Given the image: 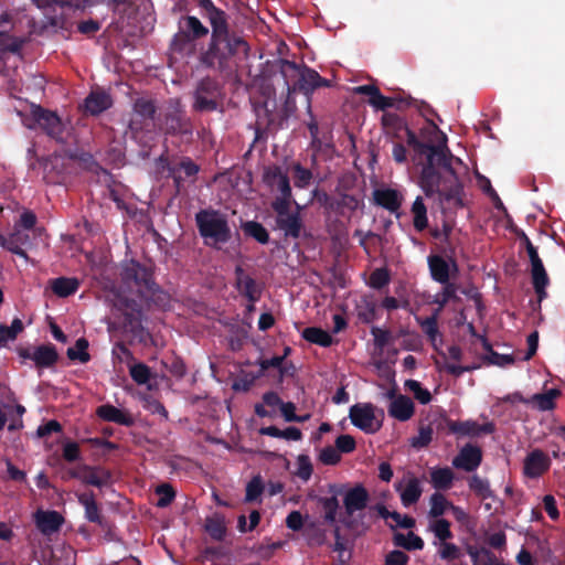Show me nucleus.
<instances>
[{
    "mask_svg": "<svg viewBox=\"0 0 565 565\" xmlns=\"http://www.w3.org/2000/svg\"><path fill=\"white\" fill-rule=\"evenodd\" d=\"M156 493L159 495V499L156 503L158 508L169 507L175 498V491L173 487L169 483L159 484L156 488Z\"/></svg>",
    "mask_w": 565,
    "mask_h": 565,
    "instance_id": "nucleus-51",
    "label": "nucleus"
},
{
    "mask_svg": "<svg viewBox=\"0 0 565 565\" xmlns=\"http://www.w3.org/2000/svg\"><path fill=\"white\" fill-rule=\"evenodd\" d=\"M438 555L446 562H454L462 556V552L459 546L448 541L439 542Z\"/></svg>",
    "mask_w": 565,
    "mask_h": 565,
    "instance_id": "nucleus-50",
    "label": "nucleus"
},
{
    "mask_svg": "<svg viewBox=\"0 0 565 565\" xmlns=\"http://www.w3.org/2000/svg\"><path fill=\"white\" fill-rule=\"evenodd\" d=\"M23 330L24 324L19 318H14L10 326L0 323V348H4L9 342L17 340Z\"/></svg>",
    "mask_w": 565,
    "mask_h": 565,
    "instance_id": "nucleus-38",
    "label": "nucleus"
},
{
    "mask_svg": "<svg viewBox=\"0 0 565 565\" xmlns=\"http://www.w3.org/2000/svg\"><path fill=\"white\" fill-rule=\"evenodd\" d=\"M374 203L391 213H397L402 206L403 196L394 189H376L373 192Z\"/></svg>",
    "mask_w": 565,
    "mask_h": 565,
    "instance_id": "nucleus-23",
    "label": "nucleus"
},
{
    "mask_svg": "<svg viewBox=\"0 0 565 565\" xmlns=\"http://www.w3.org/2000/svg\"><path fill=\"white\" fill-rule=\"evenodd\" d=\"M223 87L213 77L200 79L193 93L192 109L198 113L216 111L222 105Z\"/></svg>",
    "mask_w": 565,
    "mask_h": 565,
    "instance_id": "nucleus-7",
    "label": "nucleus"
},
{
    "mask_svg": "<svg viewBox=\"0 0 565 565\" xmlns=\"http://www.w3.org/2000/svg\"><path fill=\"white\" fill-rule=\"evenodd\" d=\"M78 503L84 508L85 519L90 522L99 525L102 529H106L108 526V522L102 514V509L96 501L95 493L93 491H86L76 493Z\"/></svg>",
    "mask_w": 565,
    "mask_h": 565,
    "instance_id": "nucleus-19",
    "label": "nucleus"
},
{
    "mask_svg": "<svg viewBox=\"0 0 565 565\" xmlns=\"http://www.w3.org/2000/svg\"><path fill=\"white\" fill-rule=\"evenodd\" d=\"M375 406L371 403H356L350 407L351 423L366 434H374L382 427V420L375 416Z\"/></svg>",
    "mask_w": 565,
    "mask_h": 565,
    "instance_id": "nucleus-12",
    "label": "nucleus"
},
{
    "mask_svg": "<svg viewBox=\"0 0 565 565\" xmlns=\"http://www.w3.org/2000/svg\"><path fill=\"white\" fill-rule=\"evenodd\" d=\"M158 128L168 136H179L190 140L193 124L179 100L171 102L158 119Z\"/></svg>",
    "mask_w": 565,
    "mask_h": 565,
    "instance_id": "nucleus-5",
    "label": "nucleus"
},
{
    "mask_svg": "<svg viewBox=\"0 0 565 565\" xmlns=\"http://www.w3.org/2000/svg\"><path fill=\"white\" fill-rule=\"evenodd\" d=\"M447 428L448 434L456 435L458 437L469 436L476 437L481 434H492L495 430L493 423L478 424L476 420H454L448 417H444L443 423H439L437 429Z\"/></svg>",
    "mask_w": 565,
    "mask_h": 565,
    "instance_id": "nucleus-13",
    "label": "nucleus"
},
{
    "mask_svg": "<svg viewBox=\"0 0 565 565\" xmlns=\"http://www.w3.org/2000/svg\"><path fill=\"white\" fill-rule=\"evenodd\" d=\"M450 522L447 519H436L429 523V531H431L439 542H446L454 537L450 530Z\"/></svg>",
    "mask_w": 565,
    "mask_h": 565,
    "instance_id": "nucleus-45",
    "label": "nucleus"
},
{
    "mask_svg": "<svg viewBox=\"0 0 565 565\" xmlns=\"http://www.w3.org/2000/svg\"><path fill=\"white\" fill-rule=\"evenodd\" d=\"M356 447L355 439L351 435H340L335 439V448L341 454H350Z\"/></svg>",
    "mask_w": 565,
    "mask_h": 565,
    "instance_id": "nucleus-61",
    "label": "nucleus"
},
{
    "mask_svg": "<svg viewBox=\"0 0 565 565\" xmlns=\"http://www.w3.org/2000/svg\"><path fill=\"white\" fill-rule=\"evenodd\" d=\"M301 337L313 344H318L322 348H329L333 343V339L330 333L318 327H308L305 328Z\"/></svg>",
    "mask_w": 565,
    "mask_h": 565,
    "instance_id": "nucleus-37",
    "label": "nucleus"
},
{
    "mask_svg": "<svg viewBox=\"0 0 565 565\" xmlns=\"http://www.w3.org/2000/svg\"><path fill=\"white\" fill-rule=\"evenodd\" d=\"M23 41L8 32L0 31V50L1 52L19 53L22 49Z\"/></svg>",
    "mask_w": 565,
    "mask_h": 565,
    "instance_id": "nucleus-49",
    "label": "nucleus"
},
{
    "mask_svg": "<svg viewBox=\"0 0 565 565\" xmlns=\"http://www.w3.org/2000/svg\"><path fill=\"white\" fill-rule=\"evenodd\" d=\"M286 85H287V92H288L287 99L284 105V108L281 109V111L279 114L274 113V108L269 107L268 102L264 103V105L260 108H256L257 127L255 129V140L254 141H257L259 138H262V136L264 134V131L260 128L262 122H266L267 126H269L273 122H284L294 113L295 103L291 99L290 95H291V92L295 89L294 88L291 89L289 82H286Z\"/></svg>",
    "mask_w": 565,
    "mask_h": 565,
    "instance_id": "nucleus-11",
    "label": "nucleus"
},
{
    "mask_svg": "<svg viewBox=\"0 0 565 565\" xmlns=\"http://www.w3.org/2000/svg\"><path fill=\"white\" fill-rule=\"evenodd\" d=\"M298 469L296 475L303 481H308L311 478L313 467L310 458L307 455H300L297 459Z\"/></svg>",
    "mask_w": 565,
    "mask_h": 565,
    "instance_id": "nucleus-59",
    "label": "nucleus"
},
{
    "mask_svg": "<svg viewBox=\"0 0 565 565\" xmlns=\"http://www.w3.org/2000/svg\"><path fill=\"white\" fill-rule=\"evenodd\" d=\"M393 544L396 547H402L406 551H420L424 548L423 539L414 532H408L406 535L401 532H396L393 535Z\"/></svg>",
    "mask_w": 565,
    "mask_h": 565,
    "instance_id": "nucleus-36",
    "label": "nucleus"
},
{
    "mask_svg": "<svg viewBox=\"0 0 565 565\" xmlns=\"http://www.w3.org/2000/svg\"><path fill=\"white\" fill-rule=\"evenodd\" d=\"M129 374L131 379L139 385H143L151 379V370L145 363H137L130 366Z\"/></svg>",
    "mask_w": 565,
    "mask_h": 565,
    "instance_id": "nucleus-52",
    "label": "nucleus"
},
{
    "mask_svg": "<svg viewBox=\"0 0 565 565\" xmlns=\"http://www.w3.org/2000/svg\"><path fill=\"white\" fill-rule=\"evenodd\" d=\"M236 288L250 303H255L260 299L262 288L256 280L249 275L245 274L241 266L235 268Z\"/></svg>",
    "mask_w": 565,
    "mask_h": 565,
    "instance_id": "nucleus-20",
    "label": "nucleus"
},
{
    "mask_svg": "<svg viewBox=\"0 0 565 565\" xmlns=\"http://www.w3.org/2000/svg\"><path fill=\"white\" fill-rule=\"evenodd\" d=\"M371 334L373 335L374 347L379 350H383L392 339L388 330H383L379 327H372Z\"/></svg>",
    "mask_w": 565,
    "mask_h": 565,
    "instance_id": "nucleus-60",
    "label": "nucleus"
},
{
    "mask_svg": "<svg viewBox=\"0 0 565 565\" xmlns=\"http://www.w3.org/2000/svg\"><path fill=\"white\" fill-rule=\"evenodd\" d=\"M249 45L243 36L231 31L228 21L212 26L207 49L201 53L200 63L218 73L232 72L237 61L246 58Z\"/></svg>",
    "mask_w": 565,
    "mask_h": 565,
    "instance_id": "nucleus-3",
    "label": "nucleus"
},
{
    "mask_svg": "<svg viewBox=\"0 0 565 565\" xmlns=\"http://www.w3.org/2000/svg\"><path fill=\"white\" fill-rule=\"evenodd\" d=\"M381 124L385 132L395 139H402L405 132L406 141L417 154L426 157L419 177L420 186L427 198L437 195L443 210L465 207V188L454 163L462 164L446 145H433L420 141L411 130L406 121L394 113H384Z\"/></svg>",
    "mask_w": 565,
    "mask_h": 565,
    "instance_id": "nucleus-1",
    "label": "nucleus"
},
{
    "mask_svg": "<svg viewBox=\"0 0 565 565\" xmlns=\"http://www.w3.org/2000/svg\"><path fill=\"white\" fill-rule=\"evenodd\" d=\"M482 462V450L480 447L467 444L452 459V466L467 472L475 471Z\"/></svg>",
    "mask_w": 565,
    "mask_h": 565,
    "instance_id": "nucleus-18",
    "label": "nucleus"
},
{
    "mask_svg": "<svg viewBox=\"0 0 565 565\" xmlns=\"http://www.w3.org/2000/svg\"><path fill=\"white\" fill-rule=\"evenodd\" d=\"M443 290L439 294L434 296L431 303L437 305V309L434 311L436 315H439L446 305L450 301L458 302L460 301V297L457 295L458 285L455 282L441 284Z\"/></svg>",
    "mask_w": 565,
    "mask_h": 565,
    "instance_id": "nucleus-31",
    "label": "nucleus"
},
{
    "mask_svg": "<svg viewBox=\"0 0 565 565\" xmlns=\"http://www.w3.org/2000/svg\"><path fill=\"white\" fill-rule=\"evenodd\" d=\"M280 73L282 74L286 82L289 77L298 76V81L294 85L299 90L309 94L319 87H330L331 82L319 75L317 71L306 65L300 67L297 63L288 60H280Z\"/></svg>",
    "mask_w": 565,
    "mask_h": 565,
    "instance_id": "nucleus-6",
    "label": "nucleus"
},
{
    "mask_svg": "<svg viewBox=\"0 0 565 565\" xmlns=\"http://www.w3.org/2000/svg\"><path fill=\"white\" fill-rule=\"evenodd\" d=\"M433 431L434 430L430 425L420 426L418 429V436L412 438L411 445L417 449L427 447L431 441Z\"/></svg>",
    "mask_w": 565,
    "mask_h": 565,
    "instance_id": "nucleus-55",
    "label": "nucleus"
},
{
    "mask_svg": "<svg viewBox=\"0 0 565 565\" xmlns=\"http://www.w3.org/2000/svg\"><path fill=\"white\" fill-rule=\"evenodd\" d=\"M157 106L152 99L139 97L134 102L132 114L128 124V132L135 140H140L143 132H150Z\"/></svg>",
    "mask_w": 565,
    "mask_h": 565,
    "instance_id": "nucleus-9",
    "label": "nucleus"
},
{
    "mask_svg": "<svg viewBox=\"0 0 565 565\" xmlns=\"http://www.w3.org/2000/svg\"><path fill=\"white\" fill-rule=\"evenodd\" d=\"M413 213V225L417 232H423L428 226V217H427V207L424 204V201L420 196H417L413 202L412 209Z\"/></svg>",
    "mask_w": 565,
    "mask_h": 565,
    "instance_id": "nucleus-41",
    "label": "nucleus"
},
{
    "mask_svg": "<svg viewBox=\"0 0 565 565\" xmlns=\"http://www.w3.org/2000/svg\"><path fill=\"white\" fill-rule=\"evenodd\" d=\"M358 317L363 323H371L377 318V306L374 301L365 300L358 308Z\"/></svg>",
    "mask_w": 565,
    "mask_h": 565,
    "instance_id": "nucleus-53",
    "label": "nucleus"
},
{
    "mask_svg": "<svg viewBox=\"0 0 565 565\" xmlns=\"http://www.w3.org/2000/svg\"><path fill=\"white\" fill-rule=\"evenodd\" d=\"M415 412V405L411 397L398 395L388 406V415L397 420H408Z\"/></svg>",
    "mask_w": 565,
    "mask_h": 565,
    "instance_id": "nucleus-26",
    "label": "nucleus"
},
{
    "mask_svg": "<svg viewBox=\"0 0 565 565\" xmlns=\"http://www.w3.org/2000/svg\"><path fill=\"white\" fill-rule=\"evenodd\" d=\"M468 486L470 491H472L478 498L482 500L494 498V492L490 487L489 480L486 478H481L478 475H472L468 479Z\"/></svg>",
    "mask_w": 565,
    "mask_h": 565,
    "instance_id": "nucleus-39",
    "label": "nucleus"
},
{
    "mask_svg": "<svg viewBox=\"0 0 565 565\" xmlns=\"http://www.w3.org/2000/svg\"><path fill=\"white\" fill-rule=\"evenodd\" d=\"M334 203L332 213L344 216L347 211L351 213L356 211L361 204V200L352 194L339 193V196L334 199Z\"/></svg>",
    "mask_w": 565,
    "mask_h": 565,
    "instance_id": "nucleus-34",
    "label": "nucleus"
},
{
    "mask_svg": "<svg viewBox=\"0 0 565 565\" xmlns=\"http://www.w3.org/2000/svg\"><path fill=\"white\" fill-rule=\"evenodd\" d=\"M84 484L103 488L110 483L111 473L102 467H92L83 465V476L81 480Z\"/></svg>",
    "mask_w": 565,
    "mask_h": 565,
    "instance_id": "nucleus-25",
    "label": "nucleus"
},
{
    "mask_svg": "<svg viewBox=\"0 0 565 565\" xmlns=\"http://www.w3.org/2000/svg\"><path fill=\"white\" fill-rule=\"evenodd\" d=\"M427 263L431 279L439 284L451 282L450 277L458 273L457 262L452 257L446 260L440 255H429Z\"/></svg>",
    "mask_w": 565,
    "mask_h": 565,
    "instance_id": "nucleus-15",
    "label": "nucleus"
},
{
    "mask_svg": "<svg viewBox=\"0 0 565 565\" xmlns=\"http://www.w3.org/2000/svg\"><path fill=\"white\" fill-rule=\"evenodd\" d=\"M121 281L125 287L136 291L139 300L118 295L115 300V307L122 312L127 324L132 326L140 320L142 312V302L164 301L166 294L153 279V270L150 266L143 265L131 259L126 263L120 273Z\"/></svg>",
    "mask_w": 565,
    "mask_h": 565,
    "instance_id": "nucleus-2",
    "label": "nucleus"
},
{
    "mask_svg": "<svg viewBox=\"0 0 565 565\" xmlns=\"http://www.w3.org/2000/svg\"><path fill=\"white\" fill-rule=\"evenodd\" d=\"M23 122L29 129H35L39 126L50 138L57 142H65V125L55 111L33 104L30 118L24 119Z\"/></svg>",
    "mask_w": 565,
    "mask_h": 565,
    "instance_id": "nucleus-8",
    "label": "nucleus"
},
{
    "mask_svg": "<svg viewBox=\"0 0 565 565\" xmlns=\"http://www.w3.org/2000/svg\"><path fill=\"white\" fill-rule=\"evenodd\" d=\"M292 170L295 186L300 189L308 186L312 179L311 171L303 168L300 163L294 164Z\"/></svg>",
    "mask_w": 565,
    "mask_h": 565,
    "instance_id": "nucleus-54",
    "label": "nucleus"
},
{
    "mask_svg": "<svg viewBox=\"0 0 565 565\" xmlns=\"http://www.w3.org/2000/svg\"><path fill=\"white\" fill-rule=\"evenodd\" d=\"M394 488L399 493L401 502L405 508L417 503L423 493L420 481L416 477H411L405 487L403 481H399L394 484Z\"/></svg>",
    "mask_w": 565,
    "mask_h": 565,
    "instance_id": "nucleus-22",
    "label": "nucleus"
},
{
    "mask_svg": "<svg viewBox=\"0 0 565 565\" xmlns=\"http://www.w3.org/2000/svg\"><path fill=\"white\" fill-rule=\"evenodd\" d=\"M280 412L286 422L303 423L309 418V415L299 416L296 414V405L292 402H282Z\"/></svg>",
    "mask_w": 565,
    "mask_h": 565,
    "instance_id": "nucleus-58",
    "label": "nucleus"
},
{
    "mask_svg": "<svg viewBox=\"0 0 565 565\" xmlns=\"http://www.w3.org/2000/svg\"><path fill=\"white\" fill-rule=\"evenodd\" d=\"M390 282V273L386 268H376L370 275L369 285L374 289H382Z\"/></svg>",
    "mask_w": 565,
    "mask_h": 565,
    "instance_id": "nucleus-57",
    "label": "nucleus"
},
{
    "mask_svg": "<svg viewBox=\"0 0 565 565\" xmlns=\"http://www.w3.org/2000/svg\"><path fill=\"white\" fill-rule=\"evenodd\" d=\"M245 235L253 237L260 244L269 243V233L263 224L256 221H247L242 225Z\"/></svg>",
    "mask_w": 565,
    "mask_h": 565,
    "instance_id": "nucleus-43",
    "label": "nucleus"
},
{
    "mask_svg": "<svg viewBox=\"0 0 565 565\" xmlns=\"http://www.w3.org/2000/svg\"><path fill=\"white\" fill-rule=\"evenodd\" d=\"M466 551L471 558L472 565H482L483 562H490L491 558H494V553L487 547L468 545Z\"/></svg>",
    "mask_w": 565,
    "mask_h": 565,
    "instance_id": "nucleus-48",
    "label": "nucleus"
},
{
    "mask_svg": "<svg viewBox=\"0 0 565 565\" xmlns=\"http://www.w3.org/2000/svg\"><path fill=\"white\" fill-rule=\"evenodd\" d=\"M559 395V390L551 388L545 393L533 395L532 401L540 411H552L555 407V398Z\"/></svg>",
    "mask_w": 565,
    "mask_h": 565,
    "instance_id": "nucleus-44",
    "label": "nucleus"
},
{
    "mask_svg": "<svg viewBox=\"0 0 565 565\" xmlns=\"http://www.w3.org/2000/svg\"><path fill=\"white\" fill-rule=\"evenodd\" d=\"M551 467L550 457L541 449L532 450L524 459L523 473L530 479H537Z\"/></svg>",
    "mask_w": 565,
    "mask_h": 565,
    "instance_id": "nucleus-17",
    "label": "nucleus"
},
{
    "mask_svg": "<svg viewBox=\"0 0 565 565\" xmlns=\"http://www.w3.org/2000/svg\"><path fill=\"white\" fill-rule=\"evenodd\" d=\"M185 31L178 33L173 39V46L182 50L190 41L200 40L209 34V29L194 15H186L183 19Z\"/></svg>",
    "mask_w": 565,
    "mask_h": 565,
    "instance_id": "nucleus-16",
    "label": "nucleus"
},
{
    "mask_svg": "<svg viewBox=\"0 0 565 565\" xmlns=\"http://www.w3.org/2000/svg\"><path fill=\"white\" fill-rule=\"evenodd\" d=\"M329 488H330V491L333 492V495L329 497V498L320 497L318 499V503L322 507V509L324 511V515H323L324 522L329 523V524H333L337 521V513H338V509H339V500H338L337 494H339L340 492L337 491L335 484H330Z\"/></svg>",
    "mask_w": 565,
    "mask_h": 565,
    "instance_id": "nucleus-30",
    "label": "nucleus"
},
{
    "mask_svg": "<svg viewBox=\"0 0 565 565\" xmlns=\"http://www.w3.org/2000/svg\"><path fill=\"white\" fill-rule=\"evenodd\" d=\"M113 100L109 94L104 90L92 92L84 102L85 110L93 115H99L110 108Z\"/></svg>",
    "mask_w": 565,
    "mask_h": 565,
    "instance_id": "nucleus-27",
    "label": "nucleus"
},
{
    "mask_svg": "<svg viewBox=\"0 0 565 565\" xmlns=\"http://www.w3.org/2000/svg\"><path fill=\"white\" fill-rule=\"evenodd\" d=\"M51 288L56 296L66 298L78 290L79 281L77 278L58 277L52 280Z\"/></svg>",
    "mask_w": 565,
    "mask_h": 565,
    "instance_id": "nucleus-35",
    "label": "nucleus"
},
{
    "mask_svg": "<svg viewBox=\"0 0 565 565\" xmlns=\"http://www.w3.org/2000/svg\"><path fill=\"white\" fill-rule=\"evenodd\" d=\"M369 499V492L362 484H356L348 490L343 498L347 515L352 516L354 512L364 510Z\"/></svg>",
    "mask_w": 565,
    "mask_h": 565,
    "instance_id": "nucleus-21",
    "label": "nucleus"
},
{
    "mask_svg": "<svg viewBox=\"0 0 565 565\" xmlns=\"http://www.w3.org/2000/svg\"><path fill=\"white\" fill-rule=\"evenodd\" d=\"M451 503L439 492H435L430 497V510L429 516L436 519H441L440 516L445 514L448 507Z\"/></svg>",
    "mask_w": 565,
    "mask_h": 565,
    "instance_id": "nucleus-47",
    "label": "nucleus"
},
{
    "mask_svg": "<svg viewBox=\"0 0 565 565\" xmlns=\"http://www.w3.org/2000/svg\"><path fill=\"white\" fill-rule=\"evenodd\" d=\"M412 98H393L384 96L381 90L373 96V98H369L367 103L377 110H386L387 108L396 107L397 109H402L403 107H407L411 105Z\"/></svg>",
    "mask_w": 565,
    "mask_h": 565,
    "instance_id": "nucleus-32",
    "label": "nucleus"
},
{
    "mask_svg": "<svg viewBox=\"0 0 565 565\" xmlns=\"http://www.w3.org/2000/svg\"><path fill=\"white\" fill-rule=\"evenodd\" d=\"M264 491V484L259 476L254 477L246 486L245 501L253 502L257 500Z\"/></svg>",
    "mask_w": 565,
    "mask_h": 565,
    "instance_id": "nucleus-56",
    "label": "nucleus"
},
{
    "mask_svg": "<svg viewBox=\"0 0 565 565\" xmlns=\"http://www.w3.org/2000/svg\"><path fill=\"white\" fill-rule=\"evenodd\" d=\"M195 223L205 244L221 248L232 238V231L227 216L214 209H203L195 214Z\"/></svg>",
    "mask_w": 565,
    "mask_h": 565,
    "instance_id": "nucleus-4",
    "label": "nucleus"
},
{
    "mask_svg": "<svg viewBox=\"0 0 565 565\" xmlns=\"http://www.w3.org/2000/svg\"><path fill=\"white\" fill-rule=\"evenodd\" d=\"M431 483L437 490H448L452 486L455 475L448 467L436 468L430 472Z\"/></svg>",
    "mask_w": 565,
    "mask_h": 565,
    "instance_id": "nucleus-40",
    "label": "nucleus"
},
{
    "mask_svg": "<svg viewBox=\"0 0 565 565\" xmlns=\"http://www.w3.org/2000/svg\"><path fill=\"white\" fill-rule=\"evenodd\" d=\"M291 201L275 199L271 202V209L276 213V226L284 232L285 237L299 238L303 223L299 211H290Z\"/></svg>",
    "mask_w": 565,
    "mask_h": 565,
    "instance_id": "nucleus-10",
    "label": "nucleus"
},
{
    "mask_svg": "<svg viewBox=\"0 0 565 565\" xmlns=\"http://www.w3.org/2000/svg\"><path fill=\"white\" fill-rule=\"evenodd\" d=\"M205 531L215 541H223L226 535V525L224 518L221 515H213L205 520Z\"/></svg>",
    "mask_w": 565,
    "mask_h": 565,
    "instance_id": "nucleus-42",
    "label": "nucleus"
},
{
    "mask_svg": "<svg viewBox=\"0 0 565 565\" xmlns=\"http://www.w3.org/2000/svg\"><path fill=\"white\" fill-rule=\"evenodd\" d=\"M198 7L204 11L211 28L228 21L227 13L217 8L212 0H196Z\"/></svg>",
    "mask_w": 565,
    "mask_h": 565,
    "instance_id": "nucleus-33",
    "label": "nucleus"
},
{
    "mask_svg": "<svg viewBox=\"0 0 565 565\" xmlns=\"http://www.w3.org/2000/svg\"><path fill=\"white\" fill-rule=\"evenodd\" d=\"M409 556L401 551L393 550L385 555L384 565H407Z\"/></svg>",
    "mask_w": 565,
    "mask_h": 565,
    "instance_id": "nucleus-62",
    "label": "nucleus"
},
{
    "mask_svg": "<svg viewBox=\"0 0 565 565\" xmlns=\"http://www.w3.org/2000/svg\"><path fill=\"white\" fill-rule=\"evenodd\" d=\"M439 315H436L434 312L430 317L426 318L424 321L420 322V326L424 330V332L428 335L430 340H435L438 334V323L437 318Z\"/></svg>",
    "mask_w": 565,
    "mask_h": 565,
    "instance_id": "nucleus-64",
    "label": "nucleus"
},
{
    "mask_svg": "<svg viewBox=\"0 0 565 565\" xmlns=\"http://www.w3.org/2000/svg\"><path fill=\"white\" fill-rule=\"evenodd\" d=\"M58 360V353L53 344H42L34 349L32 361L39 369L53 366Z\"/></svg>",
    "mask_w": 565,
    "mask_h": 565,
    "instance_id": "nucleus-28",
    "label": "nucleus"
},
{
    "mask_svg": "<svg viewBox=\"0 0 565 565\" xmlns=\"http://www.w3.org/2000/svg\"><path fill=\"white\" fill-rule=\"evenodd\" d=\"M96 414L105 422L115 423L126 427H130L135 424V420L129 413L124 412L111 404L100 405L96 409Z\"/></svg>",
    "mask_w": 565,
    "mask_h": 565,
    "instance_id": "nucleus-24",
    "label": "nucleus"
},
{
    "mask_svg": "<svg viewBox=\"0 0 565 565\" xmlns=\"http://www.w3.org/2000/svg\"><path fill=\"white\" fill-rule=\"evenodd\" d=\"M62 523L63 518L56 511L39 512L36 514V526L43 534L57 532Z\"/></svg>",
    "mask_w": 565,
    "mask_h": 565,
    "instance_id": "nucleus-29",
    "label": "nucleus"
},
{
    "mask_svg": "<svg viewBox=\"0 0 565 565\" xmlns=\"http://www.w3.org/2000/svg\"><path fill=\"white\" fill-rule=\"evenodd\" d=\"M263 182L270 190H277L280 193V195L276 199L291 201L292 193L289 177L279 166H270L265 168L263 173Z\"/></svg>",
    "mask_w": 565,
    "mask_h": 565,
    "instance_id": "nucleus-14",
    "label": "nucleus"
},
{
    "mask_svg": "<svg viewBox=\"0 0 565 565\" xmlns=\"http://www.w3.org/2000/svg\"><path fill=\"white\" fill-rule=\"evenodd\" d=\"M319 459L324 465H337L341 460V455L335 447L327 446L321 450Z\"/></svg>",
    "mask_w": 565,
    "mask_h": 565,
    "instance_id": "nucleus-63",
    "label": "nucleus"
},
{
    "mask_svg": "<svg viewBox=\"0 0 565 565\" xmlns=\"http://www.w3.org/2000/svg\"><path fill=\"white\" fill-rule=\"evenodd\" d=\"M88 341L85 338H79L76 340L74 348H68L66 355L72 361H79L82 363H87L90 360V355L87 352Z\"/></svg>",
    "mask_w": 565,
    "mask_h": 565,
    "instance_id": "nucleus-46",
    "label": "nucleus"
}]
</instances>
